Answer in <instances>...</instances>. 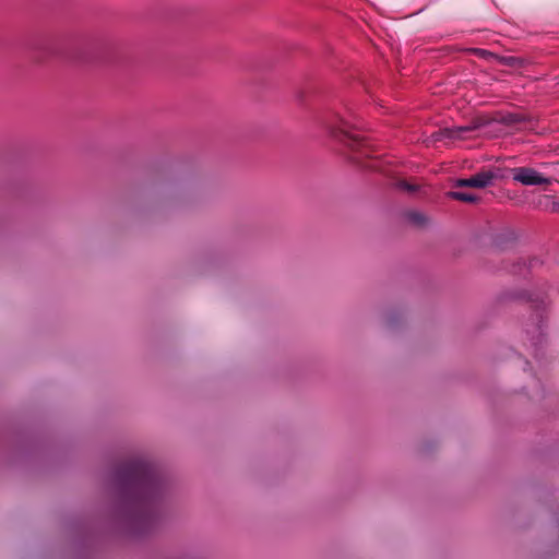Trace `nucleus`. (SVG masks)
<instances>
[{
    "label": "nucleus",
    "instance_id": "1",
    "mask_svg": "<svg viewBox=\"0 0 559 559\" xmlns=\"http://www.w3.org/2000/svg\"><path fill=\"white\" fill-rule=\"evenodd\" d=\"M122 516L136 534L148 533L158 522L166 484L159 468L144 457H132L115 471Z\"/></svg>",
    "mask_w": 559,
    "mask_h": 559
},
{
    "label": "nucleus",
    "instance_id": "2",
    "mask_svg": "<svg viewBox=\"0 0 559 559\" xmlns=\"http://www.w3.org/2000/svg\"><path fill=\"white\" fill-rule=\"evenodd\" d=\"M323 123L331 135L340 140L349 150V158L354 163L385 176L393 174L392 162L386 157L373 155L376 148L369 138L356 132L360 128L359 120L352 109L345 107L342 112H331L324 118Z\"/></svg>",
    "mask_w": 559,
    "mask_h": 559
},
{
    "label": "nucleus",
    "instance_id": "3",
    "mask_svg": "<svg viewBox=\"0 0 559 559\" xmlns=\"http://www.w3.org/2000/svg\"><path fill=\"white\" fill-rule=\"evenodd\" d=\"M511 175L514 181L523 186H549L552 183V178L545 177L537 170L531 167H515L512 168Z\"/></svg>",
    "mask_w": 559,
    "mask_h": 559
},
{
    "label": "nucleus",
    "instance_id": "4",
    "mask_svg": "<svg viewBox=\"0 0 559 559\" xmlns=\"http://www.w3.org/2000/svg\"><path fill=\"white\" fill-rule=\"evenodd\" d=\"M498 178V175L492 169H483L469 178L459 179L456 187H471L483 189L492 185L493 180Z\"/></svg>",
    "mask_w": 559,
    "mask_h": 559
},
{
    "label": "nucleus",
    "instance_id": "5",
    "mask_svg": "<svg viewBox=\"0 0 559 559\" xmlns=\"http://www.w3.org/2000/svg\"><path fill=\"white\" fill-rule=\"evenodd\" d=\"M476 130L474 126H463V127H453V128H444L439 131L437 135V141L441 139H450V140H465L468 139L472 132Z\"/></svg>",
    "mask_w": 559,
    "mask_h": 559
},
{
    "label": "nucleus",
    "instance_id": "6",
    "mask_svg": "<svg viewBox=\"0 0 559 559\" xmlns=\"http://www.w3.org/2000/svg\"><path fill=\"white\" fill-rule=\"evenodd\" d=\"M535 319L537 321V324L534 328L535 329L534 333H536V335H533L531 341H532V345L537 347V346H540L544 342V334H543V329H542V323L544 320V309L543 308L537 307V309L535 311Z\"/></svg>",
    "mask_w": 559,
    "mask_h": 559
},
{
    "label": "nucleus",
    "instance_id": "7",
    "mask_svg": "<svg viewBox=\"0 0 559 559\" xmlns=\"http://www.w3.org/2000/svg\"><path fill=\"white\" fill-rule=\"evenodd\" d=\"M449 195L453 200L462 201L465 203H476L479 200V197L468 192L452 191L449 193Z\"/></svg>",
    "mask_w": 559,
    "mask_h": 559
},
{
    "label": "nucleus",
    "instance_id": "8",
    "mask_svg": "<svg viewBox=\"0 0 559 559\" xmlns=\"http://www.w3.org/2000/svg\"><path fill=\"white\" fill-rule=\"evenodd\" d=\"M408 219L416 225H423L426 222L425 216L419 212L408 213Z\"/></svg>",
    "mask_w": 559,
    "mask_h": 559
},
{
    "label": "nucleus",
    "instance_id": "9",
    "mask_svg": "<svg viewBox=\"0 0 559 559\" xmlns=\"http://www.w3.org/2000/svg\"><path fill=\"white\" fill-rule=\"evenodd\" d=\"M397 188L407 191L408 193H414L417 190V187L415 185H412L405 180H400L397 182Z\"/></svg>",
    "mask_w": 559,
    "mask_h": 559
},
{
    "label": "nucleus",
    "instance_id": "10",
    "mask_svg": "<svg viewBox=\"0 0 559 559\" xmlns=\"http://www.w3.org/2000/svg\"><path fill=\"white\" fill-rule=\"evenodd\" d=\"M518 115H510L509 122H519Z\"/></svg>",
    "mask_w": 559,
    "mask_h": 559
}]
</instances>
